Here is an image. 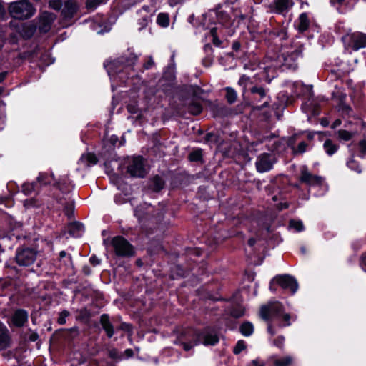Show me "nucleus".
<instances>
[{"label":"nucleus","mask_w":366,"mask_h":366,"mask_svg":"<svg viewBox=\"0 0 366 366\" xmlns=\"http://www.w3.org/2000/svg\"><path fill=\"white\" fill-rule=\"evenodd\" d=\"M4 123V118L2 114L0 115V129L3 128V124Z\"/></svg>","instance_id":"obj_56"},{"label":"nucleus","mask_w":366,"mask_h":366,"mask_svg":"<svg viewBox=\"0 0 366 366\" xmlns=\"http://www.w3.org/2000/svg\"><path fill=\"white\" fill-rule=\"evenodd\" d=\"M226 90V99L229 104L234 103L237 97V92L231 87H227Z\"/></svg>","instance_id":"obj_29"},{"label":"nucleus","mask_w":366,"mask_h":366,"mask_svg":"<svg viewBox=\"0 0 366 366\" xmlns=\"http://www.w3.org/2000/svg\"><path fill=\"white\" fill-rule=\"evenodd\" d=\"M154 64L153 59L152 56H149L148 61L144 64V67L145 69H149Z\"/></svg>","instance_id":"obj_48"},{"label":"nucleus","mask_w":366,"mask_h":366,"mask_svg":"<svg viewBox=\"0 0 366 366\" xmlns=\"http://www.w3.org/2000/svg\"><path fill=\"white\" fill-rule=\"evenodd\" d=\"M55 14L48 11L43 12L39 18V31L43 33L48 32L50 30L51 24L55 20Z\"/></svg>","instance_id":"obj_14"},{"label":"nucleus","mask_w":366,"mask_h":366,"mask_svg":"<svg viewBox=\"0 0 366 366\" xmlns=\"http://www.w3.org/2000/svg\"><path fill=\"white\" fill-rule=\"evenodd\" d=\"M289 227L295 232H302L304 230L303 223L300 220H291Z\"/></svg>","instance_id":"obj_30"},{"label":"nucleus","mask_w":366,"mask_h":366,"mask_svg":"<svg viewBox=\"0 0 366 366\" xmlns=\"http://www.w3.org/2000/svg\"><path fill=\"white\" fill-rule=\"evenodd\" d=\"M300 179L302 182L310 187H319L320 192L317 195H323L328 189L327 184L322 177L311 174L306 167L301 168V174Z\"/></svg>","instance_id":"obj_6"},{"label":"nucleus","mask_w":366,"mask_h":366,"mask_svg":"<svg viewBox=\"0 0 366 366\" xmlns=\"http://www.w3.org/2000/svg\"><path fill=\"white\" fill-rule=\"evenodd\" d=\"M360 266L365 270V272H366V269H365L366 267V252L362 255L360 259Z\"/></svg>","instance_id":"obj_50"},{"label":"nucleus","mask_w":366,"mask_h":366,"mask_svg":"<svg viewBox=\"0 0 366 366\" xmlns=\"http://www.w3.org/2000/svg\"><path fill=\"white\" fill-rule=\"evenodd\" d=\"M125 352H126V353H127L129 356H131V355H132V354H133L132 350H129H129H127Z\"/></svg>","instance_id":"obj_61"},{"label":"nucleus","mask_w":366,"mask_h":366,"mask_svg":"<svg viewBox=\"0 0 366 366\" xmlns=\"http://www.w3.org/2000/svg\"><path fill=\"white\" fill-rule=\"evenodd\" d=\"M297 27L299 31L303 32L306 31L310 25V21L307 15L305 13H302L300 15L298 20L296 23Z\"/></svg>","instance_id":"obj_21"},{"label":"nucleus","mask_w":366,"mask_h":366,"mask_svg":"<svg viewBox=\"0 0 366 366\" xmlns=\"http://www.w3.org/2000/svg\"><path fill=\"white\" fill-rule=\"evenodd\" d=\"M117 140H118V137L117 136L113 135L111 137V141L113 144H114Z\"/></svg>","instance_id":"obj_58"},{"label":"nucleus","mask_w":366,"mask_h":366,"mask_svg":"<svg viewBox=\"0 0 366 366\" xmlns=\"http://www.w3.org/2000/svg\"><path fill=\"white\" fill-rule=\"evenodd\" d=\"M9 345V330L6 327L0 322V350L5 349Z\"/></svg>","instance_id":"obj_18"},{"label":"nucleus","mask_w":366,"mask_h":366,"mask_svg":"<svg viewBox=\"0 0 366 366\" xmlns=\"http://www.w3.org/2000/svg\"><path fill=\"white\" fill-rule=\"evenodd\" d=\"M84 232V225L79 222L71 223L68 227V232L72 237H79Z\"/></svg>","instance_id":"obj_17"},{"label":"nucleus","mask_w":366,"mask_h":366,"mask_svg":"<svg viewBox=\"0 0 366 366\" xmlns=\"http://www.w3.org/2000/svg\"><path fill=\"white\" fill-rule=\"evenodd\" d=\"M202 157V152L200 150H197L189 154V158L190 161L197 162Z\"/></svg>","instance_id":"obj_39"},{"label":"nucleus","mask_w":366,"mask_h":366,"mask_svg":"<svg viewBox=\"0 0 366 366\" xmlns=\"http://www.w3.org/2000/svg\"><path fill=\"white\" fill-rule=\"evenodd\" d=\"M302 56L300 46L295 47L283 46L280 50V54L270 51L259 66V72L256 74L260 81L270 83L275 77L276 70L281 67L295 69L297 68L296 61Z\"/></svg>","instance_id":"obj_1"},{"label":"nucleus","mask_w":366,"mask_h":366,"mask_svg":"<svg viewBox=\"0 0 366 366\" xmlns=\"http://www.w3.org/2000/svg\"><path fill=\"white\" fill-rule=\"evenodd\" d=\"M267 32L271 39H274V37H278L280 36L279 32L276 30L275 31L264 30L265 34H267Z\"/></svg>","instance_id":"obj_49"},{"label":"nucleus","mask_w":366,"mask_h":366,"mask_svg":"<svg viewBox=\"0 0 366 366\" xmlns=\"http://www.w3.org/2000/svg\"><path fill=\"white\" fill-rule=\"evenodd\" d=\"M202 111V107L198 102H192L188 106V112L193 115H198Z\"/></svg>","instance_id":"obj_28"},{"label":"nucleus","mask_w":366,"mask_h":366,"mask_svg":"<svg viewBox=\"0 0 366 366\" xmlns=\"http://www.w3.org/2000/svg\"><path fill=\"white\" fill-rule=\"evenodd\" d=\"M24 204L26 208L37 207L39 205L34 199L25 200Z\"/></svg>","instance_id":"obj_44"},{"label":"nucleus","mask_w":366,"mask_h":366,"mask_svg":"<svg viewBox=\"0 0 366 366\" xmlns=\"http://www.w3.org/2000/svg\"><path fill=\"white\" fill-rule=\"evenodd\" d=\"M292 362V358L290 356H285L283 357L274 358V365L275 366H288Z\"/></svg>","instance_id":"obj_24"},{"label":"nucleus","mask_w":366,"mask_h":366,"mask_svg":"<svg viewBox=\"0 0 366 366\" xmlns=\"http://www.w3.org/2000/svg\"><path fill=\"white\" fill-rule=\"evenodd\" d=\"M252 99L257 102L254 108L260 110L269 106L270 98L267 91L262 87L253 86L251 89Z\"/></svg>","instance_id":"obj_11"},{"label":"nucleus","mask_w":366,"mask_h":366,"mask_svg":"<svg viewBox=\"0 0 366 366\" xmlns=\"http://www.w3.org/2000/svg\"><path fill=\"white\" fill-rule=\"evenodd\" d=\"M127 172L132 177L143 178L147 174V169L144 162L141 157H134L132 158L127 166Z\"/></svg>","instance_id":"obj_9"},{"label":"nucleus","mask_w":366,"mask_h":366,"mask_svg":"<svg viewBox=\"0 0 366 366\" xmlns=\"http://www.w3.org/2000/svg\"><path fill=\"white\" fill-rule=\"evenodd\" d=\"M89 260H90V262H91L93 265H94V266L98 265V264H100V260H99V258H98V257H97L96 256H92V257H90V259H89Z\"/></svg>","instance_id":"obj_51"},{"label":"nucleus","mask_w":366,"mask_h":366,"mask_svg":"<svg viewBox=\"0 0 366 366\" xmlns=\"http://www.w3.org/2000/svg\"><path fill=\"white\" fill-rule=\"evenodd\" d=\"M275 10L278 14L287 11L293 5L292 0H274Z\"/></svg>","instance_id":"obj_19"},{"label":"nucleus","mask_w":366,"mask_h":366,"mask_svg":"<svg viewBox=\"0 0 366 366\" xmlns=\"http://www.w3.org/2000/svg\"><path fill=\"white\" fill-rule=\"evenodd\" d=\"M278 284L282 289L289 290L292 295L295 294L298 289V284L296 280L288 274L277 275L270 282V290H272V285Z\"/></svg>","instance_id":"obj_8"},{"label":"nucleus","mask_w":366,"mask_h":366,"mask_svg":"<svg viewBox=\"0 0 366 366\" xmlns=\"http://www.w3.org/2000/svg\"><path fill=\"white\" fill-rule=\"evenodd\" d=\"M53 179L52 176H49L46 173H40L37 177V181L41 184H46L51 183V179Z\"/></svg>","instance_id":"obj_31"},{"label":"nucleus","mask_w":366,"mask_h":366,"mask_svg":"<svg viewBox=\"0 0 366 366\" xmlns=\"http://www.w3.org/2000/svg\"><path fill=\"white\" fill-rule=\"evenodd\" d=\"M36 258V252L30 248L19 249L16 254V261L20 266H29L32 264Z\"/></svg>","instance_id":"obj_10"},{"label":"nucleus","mask_w":366,"mask_h":366,"mask_svg":"<svg viewBox=\"0 0 366 366\" xmlns=\"http://www.w3.org/2000/svg\"><path fill=\"white\" fill-rule=\"evenodd\" d=\"M307 147V144L305 142H301L300 143H299L297 149H294V152L295 154H302L306 151Z\"/></svg>","instance_id":"obj_43"},{"label":"nucleus","mask_w":366,"mask_h":366,"mask_svg":"<svg viewBox=\"0 0 366 366\" xmlns=\"http://www.w3.org/2000/svg\"><path fill=\"white\" fill-rule=\"evenodd\" d=\"M22 191L26 195L31 194L34 191L33 183H25L22 185Z\"/></svg>","instance_id":"obj_35"},{"label":"nucleus","mask_w":366,"mask_h":366,"mask_svg":"<svg viewBox=\"0 0 366 366\" xmlns=\"http://www.w3.org/2000/svg\"><path fill=\"white\" fill-rule=\"evenodd\" d=\"M341 124V121L340 119H336L332 125V128H335Z\"/></svg>","instance_id":"obj_54"},{"label":"nucleus","mask_w":366,"mask_h":366,"mask_svg":"<svg viewBox=\"0 0 366 366\" xmlns=\"http://www.w3.org/2000/svg\"><path fill=\"white\" fill-rule=\"evenodd\" d=\"M144 24L142 25V27H144L147 24V19H142Z\"/></svg>","instance_id":"obj_62"},{"label":"nucleus","mask_w":366,"mask_h":366,"mask_svg":"<svg viewBox=\"0 0 366 366\" xmlns=\"http://www.w3.org/2000/svg\"><path fill=\"white\" fill-rule=\"evenodd\" d=\"M359 149L360 156L363 157L366 154V141L363 140L359 143Z\"/></svg>","instance_id":"obj_45"},{"label":"nucleus","mask_w":366,"mask_h":366,"mask_svg":"<svg viewBox=\"0 0 366 366\" xmlns=\"http://www.w3.org/2000/svg\"><path fill=\"white\" fill-rule=\"evenodd\" d=\"M275 162V157L272 154H262L257 157L255 162L257 170L261 173L268 172L272 169Z\"/></svg>","instance_id":"obj_13"},{"label":"nucleus","mask_w":366,"mask_h":366,"mask_svg":"<svg viewBox=\"0 0 366 366\" xmlns=\"http://www.w3.org/2000/svg\"><path fill=\"white\" fill-rule=\"evenodd\" d=\"M251 83L250 81V79L245 76V75H242L239 81H238V84L242 87L243 89V92H244V91L246 90L247 86Z\"/></svg>","instance_id":"obj_34"},{"label":"nucleus","mask_w":366,"mask_h":366,"mask_svg":"<svg viewBox=\"0 0 366 366\" xmlns=\"http://www.w3.org/2000/svg\"><path fill=\"white\" fill-rule=\"evenodd\" d=\"M244 308L242 306L238 307L237 308L233 309L231 312V315L234 317H240L244 315Z\"/></svg>","instance_id":"obj_38"},{"label":"nucleus","mask_w":366,"mask_h":366,"mask_svg":"<svg viewBox=\"0 0 366 366\" xmlns=\"http://www.w3.org/2000/svg\"><path fill=\"white\" fill-rule=\"evenodd\" d=\"M342 41L346 46L352 48L354 51L366 47V34L361 32L347 34L342 36Z\"/></svg>","instance_id":"obj_7"},{"label":"nucleus","mask_w":366,"mask_h":366,"mask_svg":"<svg viewBox=\"0 0 366 366\" xmlns=\"http://www.w3.org/2000/svg\"><path fill=\"white\" fill-rule=\"evenodd\" d=\"M36 337H37V335H32V337H31V340L32 341H34V340H36Z\"/></svg>","instance_id":"obj_63"},{"label":"nucleus","mask_w":366,"mask_h":366,"mask_svg":"<svg viewBox=\"0 0 366 366\" xmlns=\"http://www.w3.org/2000/svg\"><path fill=\"white\" fill-rule=\"evenodd\" d=\"M328 124H329V123H328L327 120H326V119H322V120L321 121V124H322L323 127H327V126L328 125Z\"/></svg>","instance_id":"obj_60"},{"label":"nucleus","mask_w":366,"mask_h":366,"mask_svg":"<svg viewBox=\"0 0 366 366\" xmlns=\"http://www.w3.org/2000/svg\"><path fill=\"white\" fill-rule=\"evenodd\" d=\"M137 58V55L131 53L127 58L122 56L117 59L107 61L104 63V67L112 81V89L113 90L117 79H119L120 81H124L125 74L134 65Z\"/></svg>","instance_id":"obj_3"},{"label":"nucleus","mask_w":366,"mask_h":366,"mask_svg":"<svg viewBox=\"0 0 366 366\" xmlns=\"http://www.w3.org/2000/svg\"><path fill=\"white\" fill-rule=\"evenodd\" d=\"M255 242H256V241H255V239H253V238H251V239H249L248 240V244H249V246H251V247H252L253 245H254Z\"/></svg>","instance_id":"obj_57"},{"label":"nucleus","mask_w":366,"mask_h":366,"mask_svg":"<svg viewBox=\"0 0 366 366\" xmlns=\"http://www.w3.org/2000/svg\"><path fill=\"white\" fill-rule=\"evenodd\" d=\"M134 214L137 217L138 219H142L144 217V215L141 213L139 207L136 208L134 210Z\"/></svg>","instance_id":"obj_53"},{"label":"nucleus","mask_w":366,"mask_h":366,"mask_svg":"<svg viewBox=\"0 0 366 366\" xmlns=\"http://www.w3.org/2000/svg\"><path fill=\"white\" fill-rule=\"evenodd\" d=\"M77 10V5L74 0H67L64 3L62 15L64 19H71Z\"/></svg>","instance_id":"obj_16"},{"label":"nucleus","mask_w":366,"mask_h":366,"mask_svg":"<svg viewBox=\"0 0 366 366\" xmlns=\"http://www.w3.org/2000/svg\"><path fill=\"white\" fill-rule=\"evenodd\" d=\"M100 322L107 336L112 337L114 332L109 316L106 314L102 315L100 318Z\"/></svg>","instance_id":"obj_20"},{"label":"nucleus","mask_w":366,"mask_h":366,"mask_svg":"<svg viewBox=\"0 0 366 366\" xmlns=\"http://www.w3.org/2000/svg\"><path fill=\"white\" fill-rule=\"evenodd\" d=\"M70 191V189L68 188L65 191H62V193L66 195V197H64L63 198H60L57 199L58 202L62 205V207H64V205L66 203L67 199H70V197L69 196V192Z\"/></svg>","instance_id":"obj_41"},{"label":"nucleus","mask_w":366,"mask_h":366,"mask_svg":"<svg viewBox=\"0 0 366 366\" xmlns=\"http://www.w3.org/2000/svg\"><path fill=\"white\" fill-rule=\"evenodd\" d=\"M69 315V312L67 310H63L59 313V317L57 319V322L60 325H63L66 322V317Z\"/></svg>","instance_id":"obj_36"},{"label":"nucleus","mask_w":366,"mask_h":366,"mask_svg":"<svg viewBox=\"0 0 366 366\" xmlns=\"http://www.w3.org/2000/svg\"><path fill=\"white\" fill-rule=\"evenodd\" d=\"M10 15L16 19H27L33 16L36 9L27 0L11 2L8 7Z\"/></svg>","instance_id":"obj_4"},{"label":"nucleus","mask_w":366,"mask_h":366,"mask_svg":"<svg viewBox=\"0 0 366 366\" xmlns=\"http://www.w3.org/2000/svg\"><path fill=\"white\" fill-rule=\"evenodd\" d=\"M28 320V313L26 310L19 309L15 311L11 317L12 325L15 327H20Z\"/></svg>","instance_id":"obj_15"},{"label":"nucleus","mask_w":366,"mask_h":366,"mask_svg":"<svg viewBox=\"0 0 366 366\" xmlns=\"http://www.w3.org/2000/svg\"><path fill=\"white\" fill-rule=\"evenodd\" d=\"M245 347L246 346L244 341H238L233 350V352L234 354H239L242 350L245 349Z\"/></svg>","instance_id":"obj_40"},{"label":"nucleus","mask_w":366,"mask_h":366,"mask_svg":"<svg viewBox=\"0 0 366 366\" xmlns=\"http://www.w3.org/2000/svg\"><path fill=\"white\" fill-rule=\"evenodd\" d=\"M157 23L162 27H167L169 24V18L167 14L160 13L157 18Z\"/></svg>","instance_id":"obj_25"},{"label":"nucleus","mask_w":366,"mask_h":366,"mask_svg":"<svg viewBox=\"0 0 366 366\" xmlns=\"http://www.w3.org/2000/svg\"><path fill=\"white\" fill-rule=\"evenodd\" d=\"M337 137L341 140L348 141L352 138V134L346 130H339L337 132Z\"/></svg>","instance_id":"obj_33"},{"label":"nucleus","mask_w":366,"mask_h":366,"mask_svg":"<svg viewBox=\"0 0 366 366\" xmlns=\"http://www.w3.org/2000/svg\"><path fill=\"white\" fill-rule=\"evenodd\" d=\"M7 75V72H1L0 73V83L4 80Z\"/></svg>","instance_id":"obj_55"},{"label":"nucleus","mask_w":366,"mask_h":366,"mask_svg":"<svg viewBox=\"0 0 366 366\" xmlns=\"http://www.w3.org/2000/svg\"><path fill=\"white\" fill-rule=\"evenodd\" d=\"M284 342H285V338L283 336H280L278 337L274 342V344L281 348L283 347V345H284Z\"/></svg>","instance_id":"obj_46"},{"label":"nucleus","mask_w":366,"mask_h":366,"mask_svg":"<svg viewBox=\"0 0 366 366\" xmlns=\"http://www.w3.org/2000/svg\"><path fill=\"white\" fill-rule=\"evenodd\" d=\"M59 257L61 259H64V258H66V257H68V261L70 262L71 261V257L69 255L67 254V253L65 252V251H61L59 254Z\"/></svg>","instance_id":"obj_52"},{"label":"nucleus","mask_w":366,"mask_h":366,"mask_svg":"<svg viewBox=\"0 0 366 366\" xmlns=\"http://www.w3.org/2000/svg\"><path fill=\"white\" fill-rule=\"evenodd\" d=\"M107 0H87L86 1V8L88 9L94 10L99 4L104 3Z\"/></svg>","instance_id":"obj_32"},{"label":"nucleus","mask_w":366,"mask_h":366,"mask_svg":"<svg viewBox=\"0 0 366 366\" xmlns=\"http://www.w3.org/2000/svg\"><path fill=\"white\" fill-rule=\"evenodd\" d=\"M261 317L268 322V332L274 335L277 327H287L291 325L292 316L284 312L282 305L277 302H269L262 306L260 310Z\"/></svg>","instance_id":"obj_2"},{"label":"nucleus","mask_w":366,"mask_h":366,"mask_svg":"<svg viewBox=\"0 0 366 366\" xmlns=\"http://www.w3.org/2000/svg\"><path fill=\"white\" fill-rule=\"evenodd\" d=\"M219 342V337L216 332L206 329L201 333L196 334L195 340L193 342H182L183 348L186 351L190 350L194 345L202 343L204 345H214Z\"/></svg>","instance_id":"obj_5"},{"label":"nucleus","mask_w":366,"mask_h":366,"mask_svg":"<svg viewBox=\"0 0 366 366\" xmlns=\"http://www.w3.org/2000/svg\"><path fill=\"white\" fill-rule=\"evenodd\" d=\"M49 6L55 10H59L62 7L63 3L61 0H52L49 1Z\"/></svg>","instance_id":"obj_42"},{"label":"nucleus","mask_w":366,"mask_h":366,"mask_svg":"<svg viewBox=\"0 0 366 366\" xmlns=\"http://www.w3.org/2000/svg\"><path fill=\"white\" fill-rule=\"evenodd\" d=\"M122 327V329H124V330H130V329H131L130 325H127V324H123Z\"/></svg>","instance_id":"obj_59"},{"label":"nucleus","mask_w":366,"mask_h":366,"mask_svg":"<svg viewBox=\"0 0 366 366\" xmlns=\"http://www.w3.org/2000/svg\"><path fill=\"white\" fill-rule=\"evenodd\" d=\"M347 167L352 169V170H355L356 171L357 173H360L361 172V169L357 164V162H355L353 159H350L347 162Z\"/></svg>","instance_id":"obj_37"},{"label":"nucleus","mask_w":366,"mask_h":366,"mask_svg":"<svg viewBox=\"0 0 366 366\" xmlns=\"http://www.w3.org/2000/svg\"><path fill=\"white\" fill-rule=\"evenodd\" d=\"M211 32L214 35V33L216 32V29H214V28L212 29Z\"/></svg>","instance_id":"obj_64"},{"label":"nucleus","mask_w":366,"mask_h":366,"mask_svg":"<svg viewBox=\"0 0 366 366\" xmlns=\"http://www.w3.org/2000/svg\"><path fill=\"white\" fill-rule=\"evenodd\" d=\"M325 152L330 156L334 154L338 149L337 145L335 144L330 139H327L323 144Z\"/></svg>","instance_id":"obj_23"},{"label":"nucleus","mask_w":366,"mask_h":366,"mask_svg":"<svg viewBox=\"0 0 366 366\" xmlns=\"http://www.w3.org/2000/svg\"><path fill=\"white\" fill-rule=\"evenodd\" d=\"M112 244L118 256H130L133 254L132 247L122 237H114Z\"/></svg>","instance_id":"obj_12"},{"label":"nucleus","mask_w":366,"mask_h":366,"mask_svg":"<svg viewBox=\"0 0 366 366\" xmlns=\"http://www.w3.org/2000/svg\"><path fill=\"white\" fill-rule=\"evenodd\" d=\"M79 161L80 162L84 163L85 166L93 165L97 162L96 156L92 153L83 154Z\"/></svg>","instance_id":"obj_22"},{"label":"nucleus","mask_w":366,"mask_h":366,"mask_svg":"<svg viewBox=\"0 0 366 366\" xmlns=\"http://www.w3.org/2000/svg\"><path fill=\"white\" fill-rule=\"evenodd\" d=\"M249 366H264V362L259 359H255L252 361Z\"/></svg>","instance_id":"obj_47"},{"label":"nucleus","mask_w":366,"mask_h":366,"mask_svg":"<svg viewBox=\"0 0 366 366\" xmlns=\"http://www.w3.org/2000/svg\"><path fill=\"white\" fill-rule=\"evenodd\" d=\"M240 331L244 336H249L253 333L254 327L250 322H244L241 325Z\"/></svg>","instance_id":"obj_26"},{"label":"nucleus","mask_w":366,"mask_h":366,"mask_svg":"<svg viewBox=\"0 0 366 366\" xmlns=\"http://www.w3.org/2000/svg\"><path fill=\"white\" fill-rule=\"evenodd\" d=\"M152 189L156 192L161 190L164 185L163 179L158 176H156L152 179Z\"/></svg>","instance_id":"obj_27"}]
</instances>
